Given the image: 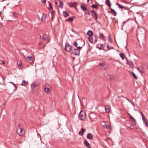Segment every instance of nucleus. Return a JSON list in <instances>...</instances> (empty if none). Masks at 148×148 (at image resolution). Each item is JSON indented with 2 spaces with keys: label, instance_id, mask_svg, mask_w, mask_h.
I'll list each match as a JSON object with an SVG mask.
<instances>
[{
  "label": "nucleus",
  "instance_id": "603ef678",
  "mask_svg": "<svg viewBox=\"0 0 148 148\" xmlns=\"http://www.w3.org/2000/svg\"><path fill=\"white\" fill-rule=\"evenodd\" d=\"M97 48L99 49L100 50H101V49H102V48H101V47H98V46H97Z\"/></svg>",
  "mask_w": 148,
  "mask_h": 148
},
{
  "label": "nucleus",
  "instance_id": "4468645a",
  "mask_svg": "<svg viewBox=\"0 0 148 148\" xmlns=\"http://www.w3.org/2000/svg\"><path fill=\"white\" fill-rule=\"evenodd\" d=\"M93 32L91 30H89L87 32V34L89 36V37H91L93 35Z\"/></svg>",
  "mask_w": 148,
  "mask_h": 148
},
{
  "label": "nucleus",
  "instance_id": "2eb2a0df",
  "mask_svg": "<svg viewBox=\"0 0 148 148\" xmlns=\"http://www.w3.org/2000/svg\"><path fill=\"white\" fill-rule=\"evenodd\" d=\"M127 60L128 62V64L129 65L130 67L131 68H133L134 67V65L132 62L128 61L127 59Z\"/></svg>",
  "mask_w": 148,
  "mask_h": 148
},
{
  "label": "nucleus",
  "instance_id": "a878e982",
  "mask_svg": "<svg viewBox=\"0 0 148 148\" xmlns=\"http://www.w3.org/2000/svg\"><path fill=\"white\" fill-rule=\"evenodd\" d=\"M131 73L132 74V76L135 79H137L138 77L136 75L134 72H131Z\"/></svg>",
  "mask_w": 148,
  "mask_h": 148
},
{
  "label": "nucleus",
  "instance_id": "1a4fd4ad",
  "mask_svg": "<svg viewBox=\"0 0 148 148\" xmlns=\"http://www.w3.org/2000/svg\"><path fill=\"white\" fill-rule=\"evenodd\" d=\"M109 13H111L113 15L116 16L117 15V13L113 9H111L110 11L108 12Z\"/></svg>",
  "mask_w": 148,
  "mask_h": 148
},
{
  "label": "nucleus",
  "instance_id": "4d7b16f0",
  "mask_svg": "<svg viewBox=\"0 0 148 148\" xmlns=\"http://www.w3.org/2000/svg\"><path fill=\"white\" fill-rule=\"evenodd\" d=\"M54 18V17L53 16H52V17H51V20L52 21L53 20V19Z\"/></svg>",
  "mask_w": 148,
  "mask_h": 148
},
{
  "label": "nucleus",
  "instance_id": "e2e57ef3",
  "mask_svg": "<svg viewBox=\"0 0 148 148\" xmlns=\"http://www.w3.org/2000/svg\"><path fill=\"white\" fill-rule=\"evenodd\" d=\"M42 44V42H40L39 43V45H41Z\"/></svg>",
  "mask_w": 148,
  "mask_h": 148
},
{
  "label": "nucleus",
  "instance_id": "69168bd1",
  "mask_svg": "<svg viewBox=\"0 0 148 148\" xmlns=\"http://www.w3.org/2000/svg\"><path fill=\"white\" fill-rule=\"evenodd\" d=\"M55 4L56 5H57L58 4V2L57 1H55Z\"/></svg>",
  "mask_w": 148,
  "mask_h": 148
},
{
  "label": "nucleus",
  "instance_id": "79ce46f5",
  "mask_svg": "<svg viewBox=\"0 0 148 148\" xmlns=\"http://www.w3.org/2000/svg\"><path fill=\"white\" fill-rule=\"evenodd\" d=\"M101 47H103V48L102 49L103 50L105 51V50L104 49V48H105V47H104L105 45H104L103 44H101Z\"/></svg>",
  "mask_w": 148,
  "mask_h": 148
},
{
  "label": "nucleus",
  "instance_id": "aec40b11",
  "mask_svg": "<svg viewBox=\"0 0 148 148\" xmlns=\"http://www.w3.org/2000/svg\"><path fill=\"white\" fill-rule=\"evenodd\" d=\"M31 87L33 89L37 87V84L34 83H33L31 84Z\"/></svg>",
  "mask_w": 148,
  "mask_h": 148
},
{
  "label": "nucleus",
  "instance_id": "0e129e2a",
  "mask_svg": "<svg viewBox=\"0 0 148 148\" xmlns=\"http://www.w3.org/2000/svg\"><path fill=\"white\" fill-rule=\"evenodd\" d=\"M10 83H12V84H13V85L14 86H15V84H14L13 83H12V82H10Z\"/></svg>",
  "mask_w": 148,
  "mask_h": 148
},
{
  "label": "nucleus",
  "instance_id": "473e14b6",
  "mask_svg": "<svg viewBox=\"0 0 148 148\" xmlns=\"http://www.w3.org/2000/svg\"><path fill=\"white\" fill-rule=\"evenodd\" d=\"M46 15L45 14H43L42 17V20H45L46 18Z\"/></svg>",
  "mask_w": 148,
  "mask_h": 148
},
{
  "label": "nucleus",
  "instance_id": "ea45409f",
  "mask_svg": "<svg viewBox=\"0 0 148 148\" xmlns=\"http://www.w3.org/2000/svg\"><path fill=\"white\" fill-rule=\"evenodd\" d=\"M85 14H87L88 15H90V13L89 11L88 10H87V11H86L85 13Z\"/></svg>",
  "mask_w": 148,
  "mask_h": 148
},
{
  "label": "nucleus",
  "instance_id": "2f4dec72",
  "mask_svg": "<svg viewBox=\"0 0 148 148\" xmlns=\"http://www.w3.org/2000/svg\"><path fill=\"white\" fill-rule=\"evenodd\" d=\"M26 83V82L25 80H23L21 84V85L23 86H25Z\"/></svg>",
  "mask_w": 148,
  "mask_h": 148
},
{
  "label": "nucleus",
  "instance_id": "e433bc0d",
  "mask_svg": "<svg viewBox=\"0 0 148 148\" xmlns=\"http://www.w3.org/2000/svg\"><path fill=\"white\" fill-rule=\"evenodd\" d=\"M134 124H131L130 126V129H134Z\"/></svg>",
  "mask_w": 148,
  "mask_h": 148
},
{
  "label": "nucleus",
  "instance_id": "bf43d9fd",
  "mask_svg": "<svg viewBox=\"0 0 148 148\" xmlns=\"http://www.w3.org/2000/svg\"><path fill=\"white\" fill-rule=\"evenodd\" d=\"M147 121H145V122H145V125H146V126H148V125H147Z\"/></svg>",
  "mask_w": 148,
  "mask_h": 148
},
{
  "label": "nucleus",
  "instance_id": "9b49d317",
  "mask_svg": "<svg viewBox=\"0 0 148 148\" xmlns=\"http://www.w3.org/2000/svg\"><path fill=\"white\" fill-rule=\"evenodd\" d=\"M41 38L45 40H48V37L45 34H43L42 36H40Z\"/></svg>",
  "mask_w": 148,
  "mask_h": 148
},
{
  "label": "nucleus",
  "instance_id": "a19ab883",
  "mask_svg": "<svg viewBox=\"0 0 148 148\" xmlns=\"http://www.w3.org/2000/svg\"><path fill=\"white\" fill-rule=\"evenodd\" d=\"M108 125H107L106 124H105L104 125H103V127H104V128H106L107 129L109 127L108 126Z\"/></svg>",
  "mask_w": 148,
  "mask_h": 148
},
{
  "label": "nucleus",
  "instance_id": "5fc2aeb1",
  "mask_svg": "<svg viewBox=\"0 0 148 148\" xmlns=\"http://www.w3.org/2000/svg\"><path fill=\"white\" fill-rule=\"evenodd\" d=\"M124 97V98H125V97H124V96H119L118 97V98H120V97Z\"/></svg>",
  "mask_w": 148,
  "mask_h": 148
},
{
  "label": "nucleus",
  "instance_id": "20e7f679",
  "mask_svg": "<svg viewBox=\"0 0 148 148\" xmlns=\"http://www.w3.org/2000/svg\"><path fill=\"white\" fill-rule=\"evenodd\" d=\"M22 126V125L20 124H19L18 125L17 127V130H20L18 134L20 135H22V132L23 131V129L21 127Z\"/></svg>",
  "mask_w": 148,
  "mask_h": 148
},
{
  "label": "nucleus",
  "instance_id": "13d9d810",
  "mask_svg": "<svg viewBox=\"0 0 148 148\" xmlns=\"http://www.w3.org/2000/svg\"><path fill=\"white\" fill-rule=\"evenodd\" d=\"M130 19V18H129L126 21H125V22H123V24H125V23L127 22Z\"/></svg>",
  "mask_w": 148,
  "mask_h": 148
},
{
  "label": "nucleus",
  "instance_id": "4c0bfd02",
  "mask_svg": "<svg viewBox=\"0 0 148 148\" xmlns=\"http://www.w3.org/2000/svg\"><path fill=\"white\" fill-rule=\"evenodd\" d=\"M95 16L94 17V19L97 21V13H95Z\"/></svg>",
  "mask_w": 148,
  "mask_h": 148
},
{
  "label": "nucleus",
  "instance_id": "c9c22d12",
  "mask_svg": "<svg viewBox=\"0 0 148 148\" xmlns=\"http://www.w3.org/2000/svg\"><path fill=\"white\" fill-rule=\"evenodd\" d=\"M48 2L49 3V8H48V9L49 10V9H52L53 8L52 5H51V3L49 1H48Z\"/></svg>",
  "mask_w": 148,
  "mask_h": 148
},
{
  "label": "nucleus",
  "instance_id": "9d476101",
  "mask_svg": "<svg viewBox=\"0 0 148 148\" xmlns=\"http://www.w3.org/2000/svg\"><path fill=\"white\" fill-rule=\"evenodd\" d=\"M84 145L88 148H91L90 145L88 141L85 140L84 142Z\"/></svg>",
  "mask_w": 148,
  "mask_h": 148
},
{
  "label": "nucleus",
  "instance_id": "09e8293b",
  "mask_svg": "<svg viewBox=\"0 0 148 148\" xmlns=\"http://www.w3.org/2000/svg\"><path fill=\"white\" fill-rule=\"evenodd\" d=\"M92 12L93 13L95 14V13H97L96 11H95L94 10H92Z\"/></svg>",
  "mask_w": 148,
  "mask_h": 148
},
{
  "label": "nucleus",
  "instance_id": "49530a36",
  "mask_svg": "<svg viewBox=\"0 0 148 148\" xmlns=\"http://www.w3.org/2000/svg\"><path fill=\"white\" fill-rule=\"evenodd\" d=\"M82 47H83L82 46H81V47H80V46L78 47V46H77V49H79V50H80V49L82 48Z\"/></svg>",
  "mask_w": 148,
  "mask_h": 148
},
{
  "label": "nucleus",
  "instance_id": "7ed1b4c3",
  "mask_svg": "<svg viewBox=\"0 0 148 148\" xmlns=\"http://www.w3.org/2000/svg\"><path fill=\"white\" fill-rule=\"evenodd\" d=\"M75 55L79 56L80 54V50L73 47V49L71 51Z\"/></svg>",
  "mask_w": 148,
  "mask_h": 148
},
{
  "label": "nucleus",
  "instance_id": "774afa93",
  "mask_svg": "<svg viewBox=\"0 0 148 148\" xmlns=\"http://www.w3.org/2000/svg\"><path fill=\"white\" fill-rule=\"evenodd\" d=\"M89 20V21H91V20H92V19L91 18H90Z\"/></svg>",
  "mask_w": 148,
  "mask_h": 148
},
{
  "label": "nucleus",
  "instance_id": "37998d69",
  "mask_svg": "<svg viewBox=\"0 0 148 148\" xmlns=\"http://www.w3.org/2000/svg\"><path fill=\"white\" fill-rule=\"evenodd\" d=\"M18 66H20L21 67V64H22V63L21 62H19V63H18Z\"/></svg>",
  "mask_w": 148,
  "mask_h": 148
},
{
  "label": "nucleus",
  "instance_id": "39448f33",
  "mask_svg": "<svg viewBox=\"0 0 148 148\" xmlns=\"http://www.w3.org/2000/svg\"><path fill=\"white\" fill-rule=\"evenodd\" d=\"M70 7H75L76 9L77 8V2H75L73 3L72 2H70L67 3Z\"/></svg>",
  "mask_w": 148,
  "mask_h": 148
},
{
  "label": "nucleus",
  "instance_id": "f3484780",
  "mask_svg": "<svg viewBox=\"0 0 148 148\" xmlns=\"http://www.w3.org/2000/svg\"><path fill=\"white\" fill-rule=\"evenodd\" d=\"M142 116L143 120L144 122L147 121L145 116L144 114H143V113H142Z\"/></svg>",
  "mask_w": 148,
  "mask_h": 148
},
{
  "label": "nucleus",
  "instance_id": "6ab92c4d",
  "mask_svg": "<svg viewBox=\"0 0 148 148\" xmlns=\"http://www.w3.org/2000/svg\"><path fill=\"white\" fill-rule=\"evenodd\" d=\"M63 13L64 14V16L65 17H66L68 16L69 15V14L66 11H64L63 12Z\"/></svg>",
  "mask_w": 148,
  "mask_h": 148
},
{
  "label": "nucleus",
  "instance_id": "5701e85b",
  "mask_svg": "<svg viewBox=\"0 0 148 148\" xmlns=\"http://www.w3.org/2000/svg\"><path fill=\"white\" fill-rule=\"evenodd\" d=\"M73 18H75V17L74 16H73L72 17H69L68 19L67 20V21H69L70 22H72L73 20Z\"/></svg>",
  "mask_w": 148,
  "mask_h": 148
},
{
  "label": "nucleus",
  "instance_id": "412c9836",
  "mask_svg": "<svg viewBox=\"0 0 148 148\" xmlns=\"http://www.w3.org/2000/svg\"><path fill=\"white\" fill-rule=\"evenodd\" d=\"M81 8L83 11H86L87 10V8L85 5H82L81 6Z\"/></svg>",
  "mask_w": 148,
  "mask_h": 148
},
{
  "label": "nucleus",
  "instance_id": "8fccbe9b",
  "mask_svg": "<svg viewBox=\"0 0 148 148\" xmlns=\"http://www.w3.org/2000/svg\"><path fill=\"white\" fill-rule=\"evenodd\" d=\"M13 14L14 17H17V15L16 14H15L14 12H13Z\"/></svg>",
  "mask_w": 148,
  "mask_h": 148
},
{
  "label": "nucleus",
  "instance_id": "423d86ee",
  "mask_svg": "<svg viewBox=\"0 0 148 148\" xmlns=\"http://www.w3.org/2000/svg\"><path fill=\"white\" fill-rule=\"evenodd\" d=\"M89 117L91 120H92L95 119L96 118V116L95 113L92 112L89 114Z\"/></svg>",
  "mask_w": 148,
  "mask_h": 148
},
{
  "label": "nucleus",
  "instance_id": "ddd939ff",
  "mask_svg": "<svg viewBox=\"0 0 148 148\" xmlns=\"http://www.w3.org/2000/svg\"><path fill=\"white\" fill-rule=\"evenodd\" d=\"M86 130L83 128L81 129L80 131L79 132V134L81 136H83Z\"/></svg>",
  "mask_w": 148,
  "mask_h": 148
},
{
  "label": "nucleus",
  "instance_id": "6e6d98bb",
  "mask_svg": "<svg viewBox=\"0 0 148 148\" xmlns=\"http://www.w3.org/2000/svg\"><path fill=\"white\" fill-rule=\"evenodd\" d=\"M63 5H61V4H60V7L61 8H62L63 7Z\"/></svg>",
  "mask_w": 148,
  "mask_h": 148
},
{
  "label": "nucleus",
  "instance_id": "864d4df0",
  "mask_svg": "<svg viewBox=\"0 0 148 148\" xmlns=\"http://www.w3.org/2000/svg\"><path fill=\"white\" fill-rule=\"evenodd\" d=\"M41 1L43 3H45L46 2L45 0H41Z\"/></svg>",
  "mask_w": 148,
  "mask_h": 148
},
{
  "label": "nucleus",
  "instance_id": "052dcab7",
  "mask_svg": "<svg viewBox=\"0 0 148 148\" xmlns=\"http://www.w3.org/2000/svg\"><path fill=\"white\" fill-rule=\"evenodd\" d=\"M95 43L97 42V39L96 38H95Z\"/></svg>",
  "mask_w": 148,
  "mask_h": 148
},
{
  "label": "nucleus",
  "instance_id": "a18cd8bd",
  "mask_svg": "<svg viewBox=\"0 0 148 148\" xmlns=\"http://www.w3.org/2000/svg\"><path fill=\"white\" fill-rule=\"evenodd\" d=\"M108 127H109L107 129L108 130H110L111 129V126L110 125H108Z\"/></svg>",
  "mask_w": 148,
  "mask_h": 148
},
{
  "label": "nucleus",
  "instance_id": "f03ea898",
  "mask_svg": "<svg viewBox=\"0 0 148 148\" xmlns=\"http://www.w3.org/2000/svg\"><path fill=\"white\" fill-rule=\"evenodd\" d=\"M73 48V47H72L68 42H66L65 43V50L68 52H71Z\"/></svg>",
  "mask_w": 148,
  "mask_h": 148
},
{
  "label": "nucleus",
  "instance_id": "0eeeda50",
  "mask_svg": "<svg viewBox=\"0 0 148 148\" xmlns=\"http://www.w3.org/2000/svg\"><path fill=\"white\" fill-rule=\"evenodd\" d=\"M130 119L131 121L132 122V123H134V125H136V121L135 119L134 118V117L132 116L131 115L129 114L128 113Z\"/></svg>",
  "mask_w": 148,
  "mask_h": 148
},
{
  "label": "nucleus",
  "instance_id": "4be33fe9",
  "mask_svg": "<svg viewBox=\"0 0 148 148\" xmlns=\"http://www.w3.org/2000/svg\"><path fill=\"white\" fill-rule=\"evenodd\" d=\"M44 90L46 92L48 93L50 92V90L49 88L47 87H46L44 88Z\"/></svg>",
  "mask_w": 148,
  "mask_h": 148
},
{
  "label": "nucleus",
  "instance_id": "58836bf2",
  "mask_svg": "<svg viewBox=\"0 0 148 148\" xmlns=\"http://www.w3.org/2000/svg\"><path fill=\"white\" fill-rule=\"evenodd\" d=\"M73 45L77 47L78 45V43L77 42H75L73 43Z\"/></svg>",
  "mask_w": 148,
  "mask_h": 148
},
{
  "label": "nucleus",
  "instance_id": "c85d7f7f",
  "mask_svg": "<svg viewBox=\"0 0 148 148\" xmlns=\"http://www.w3.org/2000/svg\"><path fill=\"white\" fill-rule=\"evenodd\" d=\"M107 48H108V49H106V50H105V51H108L109 50H110V49H113L114 48L113 47H109V45L108 44V45L107 46Z\"/></svg>",
  "mask_w": 148,
  "mask_h": 148
},
{
  "label": "nucleus",
  "instance_id": "f704fd0d",
  "mask_svg": "<svg viewBox=\"0 0 148 148\" xmlns=\"http://www.w3.org/2000/svg\"><path fill=\"white\" fill-rule=\"evenodd\" d=\"M108 40L109 42L111 43L112 42V40L110 38V36H108Z\"/></svg>",
  "mask_w": 148,
  "mask_h": 148
},
{
  "label": "nucleus",
  "instance_id": "de8ad7c7",
  "mask_svg": "<svg viewBox=\"0 0 148 148\" xmlns=\"http://www.w3.org/2000/svg\"><path fill=\"white\" fill-rule=\"evenodd\" d=\"M59 0V2L60 3V4H61V5L63 4V1H61L60 0Z\"/></svg>",
  "mask_w": 148,
  "mask_h": 148
},
{
  "label": "nucleus",
  "instance_id": "3c124183",
  "mask_svg": "<svg viewBox=\"0 0 148 148\" xmlns=\"http://www.w3.org/2000/svg\"><path fill=\"white\" fill-rule=\"evenodd\" d=\"M125 98L127 99V100L130 102L132 103V102L129 99H128L127 98V97H125Z\"/></svg>",
  "mask_w": 148,
  "mask_h": 148
},
{
  "label": "nucleus",
  "instance_id": "6e6552de",
  "mask_svg": "<svg viewBox=\"0 0 148 148\" xmlns=\"http://www.w3.org/2000/svg\"><path fill=\"white\" fill-rule=\"evenodd\" d=\"M108 78L112 82H114L115 79L114 76L112 75H109L108 76Z\"/></svg>",
  "mask_w": 148,
  "mask_h": 148
},
{
  "label": "nucleus",
  "instance_id": "dca6fc26",
  "mask_svg": "<svg viewBox=\"0 0 148 148\" xmlns=\"http://www.w3.org/2000/svg\"><path fill=\"white\" fill-rule=\"evenodd\" d=\"M105 3L109 7H110L111 6V4L110 3L109 0H106Z\"/></svg>",
  "mask_w": 148,
  "mask_h": 148
},
{
  "label": "nucleus",
  "instance_id": "cd10ccee",
  "mask_svg": "<svg viewBox=\"0 0 148 148\" xmlns=\"http://www.w3.org/2000/svg\"><path fill=\"white\" fill-rule=\"evenodd\" d=\"M119 55L122 58L123 60H124V54L123 53H121L119 54Z\"/></svg>",
  "mask_w": 148,
  "mask_h": 148
},
{
  "label": "nucleus",
  "instance_id": "bb28decb",
  "mask_svg": "<svg viewBox=\"0 0 148 148\" xmlns=\"http://www.w3.org/2000/svg\"><path fill=\"white\" fill-rule=\"evenodd\" d=\"M91 7L93 8H95L96 9H97L98 8L97 6V5L95 4H93L91 6Z\"/></svg>",
  "mask_w": 148,
  "mask_h": 148
},
{
  "label": "nucleus",
  "instance_id": "c756f323",
  "mask_svg": "<svg viewBox=\"0 0 148 148\" xmlns=\"http://www.w3.org/2000/svg\"><path fill=\"white\" fill-rule=\"evenodd\" d=\"M105 109L106 112L107 113L109 112L110 111V109L108 108H106V106L105 107Z\"/></svg>",
  "mask_w": 148,
  "mask_h": 148
},
{
  "label": "nucleus",
  "instance_id": "680f3d73",
  "mask_svg": "<svg viewBox=\"0 0 148 148\" xmlns=\"http://www.w3.org/2000/svg\"><path fill=\"white\" fill-rule=\"evenodd\" d=\"M20 130H17V129H16V131L17 132V133L18 134V132H19V131H20Z\"/></svg>",
  "mask_w": 148,
  "mask_h": 148
},
{
  "label": "nucleus",
  "instance_id": "a211bd4d",
  "mask_svg": "<svg viewBox=\"0 0 148 148\" xmlns=\"http://www.w3.org/2000/svg\"><path fill=\"white\" fill-rule=\"evenodd\" d=\"M27 58L30 62L32 63L33 62V58L32 56H27Z\"/></svg>",
  "mask_w": 148,
  "mask_h": 148
},
{
  "label": "nucleus",
  "instance_id": "c03bdc74",
  "mask_svg": "<svg viewBox=\"0 0 148 148\" xmlns=\"http://www.w3.org/2000/svg\"><path fill=\"white\" fill-rule=\"evenodd\" d=\"M55 11H54L53 10V11L51 12V16H53V14H55Z\"/></svg>",
  "mask_w": 148,
  "mask_h": 148
},
{
  "label": "nucleus",
  "instance_id": "b1692460",
  "mask_svg": "<svg viewBox=\"0 0 148 148\" xmlns=\"http://www.w3.org/2000/svg\"><path fill=\"white\" fill-rule=\"evenodd\" d=\"M99 65L101 66L102 67H103L105 66V63L104 62L100 63L99 64Z\"/></svg>",
  "mask_w": 148,
  "mask_h": 148
},
{
  "label": "nucleus",
  "instance_id": "393cba45",
  "mask_svg": "<svg viewBox=\"0 0 148 148\" xmlns=\"http://www.w3.org/2000/svg\"><path fill=\"white\" fill-rule=\"evenodd\" d=\"M88 39L89 41L92 43H93L94 42H93V40L92 37L91 36L90 37H89Z\"/></svg>",
  "mask_w": 148,
  "mask_h": 148
},
{
  "label": "nucleus",
  "instance_id": "f257e3e1",
  "mask_svg": "<svg viewBox=\"0 0 148 148\" xmlns=\"http://www.w3.org/2000/svg\"><path fill=\"white\" fill-rule=\"evenodd\" d=\"M86 114L84 111H82L80 112L79 114V119L82 121H85L86 120Z\"/></svg>",
  "mask_w": 148,
  "mask_h": 148
},
{
  "label": "nucleus",
  "instance_id": "72a5a7b5",
  "mask_svg": "<svg viewBox=\"0 0 148 148\" xmlns=\"http://www.w3.org/2000/svg\"><path fill=\"white\" fill-rule=\"evenodd\" d=\"M118 6H119V8H125V9H127V10L128 9L126 8H125L126 7H124V6H123V5H121L120 4H119Z\"/></svg>",
  "mask_w": 148,
  "mask_h": 148
},
{
  "label": "nucleus",
  "instance_id": "338daca9",
  "mask_svg": "<svg viewBox=\"0 0 148 148\" xmlns=\"http://www.w3.org/2000/svg\"><path fill=\"white\" fill-rule=\"evenodd\" d=\"M2 64H5V62L3 61H2Z\"/></svg>",
  "mask_w": 148,
  "mask_h": 148
},
{
  "label": "nucleus",
  "instance_id": "f8f14e48",
  "mask_svg": "<svg viewBox=\"0 0 148 148\" xmlns=\"http://www.w3.org/2000/svg\"><path fill=\"white\" fill-rule=\"evenodd\" d=\"M87 138L90 140H92L93 138V136L92 134L89 133L87 135Z\"/></svg>",
  "mask_w": 148,
  "mask_h": 148
},
{
  "label": "nucleus",
  "instance_id": "7c9ffc66",
  "mask_svg": "<svg viewBox=\"0 0 148 148\" xmlns=\"http://www.w3.org/2000/svg\"><path fill=\"white\" fill-rule=\"evenodd\" d=\"M104 37L103 34L102 33H100L99 34V38H103Z\"/></svg>",
  "mask_w": 148,
  "mask_h": 148
}]
</instances>
